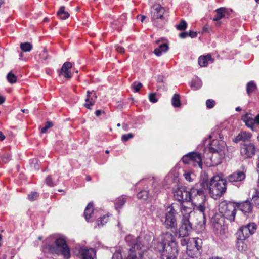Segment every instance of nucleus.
I'll return each instance as SVG.
<instances>
[{
	"mask_svg": "<svg viewBox=\"0 0 259 259\" xmlns=\"http://www.w3.org/2000/svg\"><path fill=\"white\" fill-rule=\"evenodd\" d=\"M208 189V183L205 181L196 184L190 189V201L196 209L202 213L203 221L205 220L204 212L208 208V203L204 190Z\"/></svg>",
	"mask_w": 259,
	"mask_h": 259,
	"instance_id": "nucleus-1",
	"label": "nucleus"
},
{
	"mask_svg": "<svg viewBox=\"0 0 259 259\" xmlns=\"http://www.w3.org/2000/svg\"><path fill=\"white\" fill-rule=\"evenodd\" d=\"M156 248L161 253L162 259H176L178 256L177 243L170 233L162 235V240L157 243Z\"/></svg>",
	"mask_w": 259,
	"mask_h": 259,
	"instance_id": "nucleus-2",
	"label": "nucleus"
},
{
	"mask_svg": "<svg viewBox=\"0 0 259 259\" xmlns=\"http://www.w3.org/2000/svg\"><path fill=\"white\" fill-rule=\"evenodd\" d=\"M125 240L131 246V248L129 250L127 258L130 259L131 250L133 249V254H135L136 256H138L139 252H142L140 256V259H142V255L150 246L152 236L149 234L141 235L135 239L133 236L128 235L125 237Z\"/></svg>",
	"mask_w": 259,
	"mask_h": 259,
	"instance_id": "nucleus-3",
	"label": "nucleus"
},
{
	"mask_svg": "<svg viewBox=\"0 0 259 259\" xmlns=\"http://www.w3.org/2000/svg\"><path fill=\"white\" fill-rule=\"evenodd\" d=\"M181 244L186 246V253L190 257H197L201 253L202 241L199 238H192L189 239L182 238Z\"/></svg>",
	"mask_w": 259,
	"mask_h": 259,
	"instance_id": "nucleus-4",
	"label": "nucleus"
},
{
	"mask_svg": "<svg viewBox=\"0 0 259 259\" xmlns=\"http://www.w3.org/2000/svg\"><path fill=\"white\" fill-rule=\"evenodd\" d=\"M209 194L215 199L220 197L226 190V181L218 176L212 177L208 184Z\"/></svg>",
	"mask_w": 259,
	"mask_h": 259,
	"instance_id": "nucleus-5",
	"label": "nucleus"
},
{
	"mask_svg": "<svg viewBox=\"0 0 259 259\" xmlns=\"http://www.w3.org/2000/svg\"><path fill=\"white\" fill-rule=\"evenodd\" d=\"M165 9L159 4H155L151 8V19L154 26L162 28L166 20L164 16Z\"/></svg>",
	"mask_w": 259,
	"mask_h": 259,
	"instance_id": "nucleus-6",
	"label": "nucleus"
},
{
	"mask_svg": "<svg viewBox=\"0 0 259 259\" xmlns=\"http://www.w3.org/2000/svg\"><path fill=\"white\" fill-rule=\"evenodd\" d=\"M219 210L222 215L230 222L234 221L236 215V205L234 203L222 202L219 205Z\"/></svg>",
	"mask_w": 259,
	"mask_h": 259,
	"instance_id": "nucleus-7",
	"label": "nucleus"
},
{
	"mask_svg": "<svg viewBox=\"0 0 259 259\" xmlns=\"http://www.w3.org/2000/svg\"><path fill=\"white\" fill-rule=\"evenodd\" d=\"M256 230V225L254 223H250L240 227L237 232V239L245 240L250 235L253 234Z\"/></svg>",
	"mask_w": 259,
	"mask_h": 259,
	"instance_id": "nucleus-8",
	"label": "nucleus"
},
{
	"mask_svg": "<svg viewBox=\"0 0 259 259\" xmlns=\"http://www.w3.org/2000/svg\"><path fill=\"white\" fill-rule=\"evenodd\" d=\"M202 158L201 155L197 152H190L184 155L182 161L187 164H191L194 166H198L201 169L202 168Z\"/></svg>",
	"mask_w": 259,
	"mask_h": 259,
	"instance_id": "nucleus-9",
	"label": "nucleus"
},
{
	"mask_svg": "<svg viewBox=\"0 0 259 259\" xmlns=\"http://www.w3.org/2000/svg\"><path fill=\"white\" fill-rule=\"evenodd\" d=\"M175 205L172 204L168 208V211L165 215V225L167 229L175 228L177 226L176 215L177 211L174 209Z\"/></svg>",
	"mask_w": 259,
	"mask_h": 259,
	"instance_id": "nucleus-10",
	"label": "nucleus"
},
{
	"mask_svg": "<svg viewBox=\"0 0 259 259\" xmlns=\"http://www.w3.org/2000/svg\"><path fill=\"white\" fill-rule=\"evenodd\" d=\"M211 156L209 158L210 162L206 161L209 166H214L219 165L222 162V159L224 158L225 152L220 149L218 151H209Z\"/></svg>",
	"mask_w": 259,
	"mask_h": 259,
	"instance_id": "nucleus-11",
	"label": "nucleus"
},
{
	"mask_svg": "<svg viewBox=\"0 0 259 259\" xmlns=\"http://www.w3.org/2000/svg\"><path fill=\"white\" fill-rule=\"evenodd\" d=\"M174 195L179 201H190V191H187L185 187H178L174 191Z\"/></svg>",
	"mask_w": 259,
	"mask_h": 259,
	"instance_id": "nucleus-12",
	"label": "nucleus"
},
{
	"mask_svg": "<svg viewBox=\"0 0 259 259\" xmlns=\"http://www.w3.org/2000/svg\"><path fill=\"white\" fill-rule=\"evenodd\" d=\"M240 151L244 158H250L255 154V147L252 143H245L242 145Z\"/></svg>",
	"mask_w": 259,
	"mask_h": 259,
	"instance_id": "nucleus-13",
	"label": "nucleus"
},
{
	"mask_svg": "<svg viewBox=\"0 0 259 259\" xmlns=\"http://www.w3.org/2000/svg\"><path fill=\"white\" fill-rule=\"evenodd\" d=\"M55 243L64 257L68 258L70 256V249L66 244L65 239L61 237L58 238L56 239Z\"/></svg>",
	"mask_w": 259,
	"mask_h": 259,
	"instance_id": "nucleus-14",
	"label": "nucleus"
},
{
	"mask_svg": "<svg viewBox=\"0 0 259 259\" xmlns=\"http://www.w3.org/2000/svg\"><path fill=\"white\" fill-rule=\"evenodd\" d=\"M192 227L190 220H182L181 224L179 230L180 237L187 236L192 230Z\"/></svg>",
	"mask_w": 259,
	"mask_h": 259,
	"instance_id": "nucleus-15",
	"label": "nucleus"
},
{
	"mask_svg": "<svg viewBox=\"0 0 259 259\" xmlns=\"http://www.w3.org/2000/svg\"><path fill=\"white\" fill-rule=\"evenodd\" d=\"M97 96L93 91H87V97L85 99V103L83 106L87 109H91V106L94 105Z\"/></svg>",
	"mask_w": 259,
	"mask_h": 259,
	"instance_id": "nucleus-16",
	"label": "nucleus"
},
{
	"mask_svg": "<svg viewBox=\"0 0 259 259\" xmlns=\"http://www.w3.org/2000/svg\"><path fill=\"white\" fill-rule=\"evenodd\" d=\"M81 259H95L96 252L93 248H82L80 250Z\"/></svg>",
	"mask_w": 259,
	"mask_h": 259,
	"instance_id": "nucleus-17",
	"label": "nucleus"
},
{
	"mask_svg": "<svg viewBox=\"0 0 259 259\" xmlns=\"http://www.w3.org/2000/svg\"><path fill=\"white\" fill-rule=\"evenodd\" d=\"M220 149L223 150L224 152L226 151V144L223 141H219L217 140H213L210 144L209 148V151H218Z\"/></svg>",
	"mask_w": 259,
	"mask_h": 259,
	"instance_id": "nucleus-18",
	"label": "nucleus"
},
{
	"mask_svg": "<svg viewBox=\"0 0 259 259\" xmlns=\"http://www.w3.org/2000/svg\"><path fill=\"white\" fill-rule=\"evenodd\" d=\"M236 206L245 215L252 212L253 207L249 201L238 203Z\"/></svg>",
	"mask_w": 259,
	"mask_h": 259,
	"instance_id": "nucleus-19",
	"label": "nucleus"
},
{
	"mask_svg": "<svg viewBox=\"0 0 259 259\" xmlns=\"http://www.w3.org/2000/svg\"><path fill=\"white\" fill-rule=\"evenodd\" d=\"M180 211L182 214V220H189L191 215L193 214L192 208L183 204L181 205Z\"/></svg>",
	"mask_w": 259,
	"mask_h": 259,
	"instance_id": "nucleus-20",
	"label": "nucleus"
},
{
	"mask_svg": "<svg viewBox=\"0 0 259 259\" xmlns=\"http://www.w3.org/2000/svg\"><path fill=\"white\" fill-rule=\"evenodd\" d=\"M245 178V174L242 171H237L233 173L228 177V181L230 182L241 181Z\"/></svg>",
	"mask_w": 259,
	"mask_h": 259,
	"instance_id": "nucleus-21",
	"label": "nucleus"
},
{
	"mask_svg": "<svg viewBox=\"0 0 259 259\" xmlns=\"http://www.w3.org/2000/svg\"><path fill=\"white\" fill-rule=\"evenodd\" d=\"M215 12L216 14L213 18V21H217V24L220 25L221 22L219 20L225 17L227 13L226 9L225 8H220L215 10Z\"/></svg>",
	"mask_w": 259,
	"mask_h": 259,
	"instance_id": "nucleus-22",
	"label": "nucleus"
},
{
	"mask_svg": "<svg viewBox=\"0 0 259 259\" xmlns=\"http://www.w3.org/2000/svg\"><path fill=\"white\" fill-rule=\"evenodd\" d=\"M72 65L69 62H66L64 63L61 68V73L65 78H71L72 75L70 71V69L72 68Z\"/></svg>",
	"mask_w": 259,
	"mask_h": 259,
	"instance_id": "nucleus-23",
	"label": "nucleus"
},
{
	"mask_svg": "<svg viewBox=\"0 0 259 259\" xmlns=\"http://www.w3.org/2000/svg\"><path fill=\"white\" fill-rule=\"evenodd\" d=\"M242 120L245 122V125L252 130L254 129V118L250 116L249 114L246 113L242 117Z\"/></svg>",
	"mask_w": 259,
	"mask_h": 259,
	"instance_id": "nucleus-24",
	"label": "nucleus"
},
{
	"mask_svg": "<svg viewBox=\"0 0 259 259\" xmlns=\"http://www.w3.org/2000/svg\"><path fill=\"white\" fill-rule=\"evenodd\" d=\"M213 61V60L209 54L206 56H201L198 58V64L201 67H205L207 66L209 62L212 63Z\"/></svg>",
	"mask_w": 259,
	"mask_h": 259,
	"instance_id": "nucleus-25",
	"label": "nucleus"
},
{
	"mask_svg": "<svg viewBox=\"0 0 259 259\" xmlns=\"http://www.w3.org/2000/svg\"><path fill=\"white\" fill-rule=\"evenodd\" d=\"M94 211L93 208V204L92 202H90L87 206L84 212V215L85 218V220L87 221H89V219L92 217V214L93 213Z\"/></svg>",
	"mask_w": 259,
	"mask_h": 259,
	"instance_id": "nucleus-26",
	"label": "nucleus"
},
{
	"mask_svg": "<svg viewBox=\"0 0 259 259\" xmlns=\"http://www.w3.org/2000/svg\"><path fill=\"white\" fill-rule=\"evenodd\" d=\"M168 50V46L167 44L164 43L160 45L159 47L156 48L154 50L155 54L157 56H160L162 53L166 52Z\"/></svg>",
	"mask_w": 259,
	"mask_h": 259,
	"instance_id": "nucleus-27",
	"label": "nucleus"
},
{
	"mask_svg": "<svg viewBox=\"0 0 259 259\" xmlns=\"http://www.w3.org/2000/svg\"><path fill=\"white\" fill-rule=\"evenodd\" d=\"M202 86V81L198 77H194L191 82V87L194 90H198Z\"/></svg>",
	"mask_w": 259,
	"mask_h": 259,
	"instance_id": "nucleus-28",
	"label": "nucleus"
},
{
	"mask_svg": "<svg viewBox=\"0 0 259 259\" xmlns=\"http://www.w3.org/2000/svg\"><path fill=\"white\" fill-rule=\"evenodd\" d=\"M57 15L62 20H65L68 18L69 16V14L65 11V7L62 6L60 7L59 11L57 13Z\"/></svg>",
	"mask_w": 259,
	"mask_h": 259,
	"instance_id": "nucleus-29",
	"label": "nucleus"
},
{
	"mask_svg": "<svg viewBox=\"0 0 259 259\" xmlns=\"http://www.w3.org/2000/svg\"><path fill=\"white\" fill-rule=\"evenodd\" d=\"M125 199L126 198L125 196H122L116 199L115 205V208L117 210L121 208V207L125 204Z\"/></svg>",
	"mask_w": 259,
	"mask_h": 259,
	"instance_id": "nucleus-30",
	"label": "nucleus"
},
{
	"mask_svg": "<svg viewBox=\"0 0 259 259\" xmlns=\"http://www.w3.org/2000/svg\"><path fill=\"white\" fill-rule=\"evenodd\" d=\"M171 103L174 107H179L181 105L180 97L179 94H175L171 99Z\"/></svg>",
	"mask_w": 259,
	"mask_h": 259,
	"instance_id": "nucleus-31",
	"label": "nucleus"
},
{
	"mask_svg": "<svg viewBox=\"0 0 259 259\" xmlns=\"http://www.w3.org/2000/svg\"><path fill=\"white\" fill-rule=\"evenodd\" d=\"M20 48L23 52H30L33 47L32 45L28 42L21 43L20 45Z\"/></svg>",
	"mask_w": 259,
	"mask_h": 259,
	"instance_id": "nucleus-32",
	"label": "nucleus"
},
{
	"mask_svg": "<svg viewBox=\"0 0 259 259\" xmlns=\"http://www.w3.org/2000/svg\"><path fill=\"white\" fill-rule=\"evenodd\" d=\"M256 89V84L253 81H251L247 83V93L249 95H250L253 91H254Z\"/></svg>",
	"mask_w": 259,
	"mask_h": 259,
	"instance_id": "nucleus-33",
	"label": "nucleus"
},
{
	"mask_svg": "<svg viewBox=\"0 0 259 259\" xmlns=\"http://www.w3.org/2000/svg\"><path fill=\"white\" fill-rule=\"evenodd\" d=\"M150 195H151V194H150L148 191L143 190L138 193L137 197L140 199L146 200Z\"/></svg>",
	"mask_w": 259,
	"mask_h": 259,
	"instance_id": "nucleus-34",
	"label": "nucleus"
},
{
	"mask_svg": "<svg viewBox=\"0 0 259 259\" xmlns=\"http://www.w3.org/2000/svg\"><path fill=\"white\" fill-rule=\"evenodd\" d=\"M108 218L109 216L106 215H105L102 217L100 218L99 220H98L97 222V226L98 227L103 226L108 222Z\"/></svg>",
	"mask_w": 259,
	"mask_h": 259,
	"instance_id": "nucleus-35",
	"label": "nucleus"
},
{
	"mask_svg": "<svg viewBox=\"0 0 259 259\" xmlns=\"http://www.w3.org/2000/svg\"><path fill=\"white\" fill-rule=\"evenodd\" d=\"M251 200L256 205L259 204V191L255 189L252 196Z\"/></svg>",
	"mask_w": 259,
	"mask_h": 259,
	"instance_id": "nucleus-36",
	"label": "nucleus"
},
{
	"mask_svg": "<svg viewBox=\"0 0 259 259\" xmlns=\"http://www.w3.org/2000/svg\"><path fill=\"white\" fill-rule=\"evenodd\" d=\"M223 226L222 225L221 223L220 222H215L213 224V229L214 231H215L217 233H221Z\"/></svg>",
	"mask_w": 259,
	"mask_h": 259,
	"instance_id": "nucleus-37",
	"label": "nucleus"
},
{
	"mask_svg": "<svg viewBox=\"0 0 259 259\" xmlns=\"http://www.w3.org/2000/svg\"><path fill=\"white\" fill-rule=\"evenodd\" d=\"M8 81L11 83H14L17 81V77L12 72H9L7 76Z\"/></svg>",
	"mask_w": 259,
	"mask_h": 259,
	"instance_id": "nucleus-38",
	"label": "nucleus"
},
{
	"mask_svg": "<svg viewBox=\"0 0 259 259\" xmlns=\"http://www.w3.org/2000/svg\"><path fill=\"white\" fill-rule=\"evenodd\" d=\"M183 176L185 179L189 182H192L195 178V175L189 171L185 172Z\"/></svg>",
	"mask_w": 259,
	"mask_h": 259,
	"instance_id": "nucleus-39",
	"label": "nucleus"
},
{
	"mask_svg": "<svg viewBox=\"0 0 259 259\" xmlns=\"http://www.w3.org/2000/svg\"><path fill=\"white\" fill-rule=\"evenodd\" d=\"M244 241V240H238V241L237 242V247L238 250L240 251L244 250L246 248V245L243 242Z\"/></svg>",
	"mask_w": 259,
	"mask_h": 259,
	"instance_id": "nucleus-40",
	"label": "nucleus"
},
{
	"mask_svg": "<svg viewBox=\"0 0 259 259\" xmlns=\"http://www.w3.org/2000/svg\"><path fill=\"white\" fill-rule=\"evenodd\" d=\"M46 184L50 187L56 186L57 184V181H53L52 179L50 176L47 177L46 179Z\"/></svg>",
	"mask_w": 259,
	"mask_h": 259,
	"instance_id": "nucleus-41",
	"label": "nucleus"
},
{
	"mask_svg": "<svg viewBox=\"0 0 259 259\" xmlns=\"http://www.w3.org/2000/svg\"><path fill=\"white\" fill-rule=\"evenodd\" d=\"M142 86L143 85L141 82H134L132 85V88L135 92H138Z\"/></svg>",
	"mask_w": 259,
	"mask_h": 259,
	"instance_id": "nucleus-42",
	"label": "nucleus"
},
{
	"mask_svg": "<svg viewBox=\"0 0 259 259\" xmlns=\"http://www.w3.org/2000/svg\"><path fill=\"white\" fill-rule=\"evenodd\" d=\"M187 25L186 22L182 20L181 21L180 24L177 25L176 27L178 30H184L187 28Z\"/></svg>",
	"mask_w": 259,
	"mask_h": 259,
	"instance_id": "nucleus-43",
	"label": "nucleus"
},
{
	"mask_svg": "<svg viewBox=\"0 0 259 259\" xmlns=\"http://www.w3.org/2000/svg\"><path fill=\"white\" fill-rule=\"evenodd\" d=\"M112 259H127V258H123L121 251L118 250L113 254Z\"/></svg>",
	"mask_w": 259,
	"mask_h": 259,
	"instance_id": "nucleus-44",
	"label": "nucleus"
},
{
	"mask_svg": "<svg viewBox=\"0 0 259 259\" xmlns=\"http://www.w3.org/2000/svg\"><path fill=\"white\" fill-rule=\"evenodd\" d=\"M242 141H245L250 139L252 135L250 133L246 132H242Z\"/></svg>",
	"mask_w": 259,
	"mask_h": 259,
	"instance_id": "nucleus-45",
	"label": "nucleus"
},
{
	"mask_svg": "<svg viewBox=\"0 0 259 259\" xmlns=\"http://www.w3.org/2000/svg\"><path fill=\"white\" fill-rule=\"evenodd\" d=\"M38 195L37 192H32L28 195V199L30 201H33L37 199Z\"/></svg>",
	"mask_w": 259,
	"mask_h": 259,
	"instance_id": "nucleus-46",
	"label": "nucleus"
},
{
	"mask_svg": "<svg viewBox=\"0 0 259 259\" xmlns=\"http://www.w3.org/2000/svg\"><path fill=\"white\" fill-rule=\"evenodd\" d=\"M11 158V156L10 154L8 153L5 154L2 156V160L5 163L9 162Z\"/></svg>",
	"mask_w": 259,
	"mask_h": 259,
	"instance_id": "nucleus-47",
	"label": "nucleus"
},
{
	"mask_svg": "<svg viewBox=\"0 0 259 259\" xmlns=\"http://www.w3.org/2000/svg\"><path fill=\"white\" fill-rule=\"evenodd\" d=\"M215 104V101L212 99H208L206 102V105L208 108H212Z\"/></svg>",
	"mask_w": 259,
	"mask_h": 259,
	"instance_id": "nucleus-48",
	"label": "nucleus"
},
{
	"mask_svg": "<svg viewBox=\"0 0 259 259\" xmlns=\"http://www.w3.org/2000/svg\"><path fill=\"white\" fill-rule=\"evenodd\" d=\"M134 135L132 133H129L127 134H125L122 136V140L123 141H127L130 139H131L133 137Z\"/></svg>",
	"mask_w": 259,
	"mask_h": 259,
	"instance_id": "nucleus-49",
	"label": "nucleus"
},
{
	"mask_svg": "<svg viewBox=\"0 0 259 259\" xmlns=\"http://www.w3.org/2000/svg\"><path fill=\"white\" fill-rule=\"evenodd\" d=\"M149 99L151 102L156 103L158 100L156 97V94L155 93H151L149 95Z\"/></svg>",
	"mask_w": 259,
	"mask_h": 259,
	"instance_id": "nucleus-50",
	"label": "nucleus"
},
{
	"mask_svg": "<svg viewBox=\"0 0 259 259\" xmlns=\"http://www.w3.org/2000/svg\"><path fill=\"white\" fill-rule=\"evenodd\" d=\"M133 249H132L131 250V254H130V259H140V256H141V252H139V254H138V256H136V255L135 254H133Z\"/></svg>",
	"mask_w": 259,
	"mask_h": 259,
	"instance_id": "nucleus-51",
	"label": "nucleus"
},
{
	"mask_svg": "<svg viewBox=\"0 0 259 259\" xmlns=\"http://www.w3.org/2000/svg\"><path fill=\"white\" fill-rule=\"evenodd\" d=\"M240 141H242V132H240L233 140V141L235 142V143H237Z\"/></svg>",
	"mask_w": 259,
	"mask_h": 259,
	"instance_id": "nucleus-52",
	"label": "nucleus"
},
{
	"mask_svg": "<svg viewBox=\"0 0 259 259\" xmlns=\"http://www.w3.org/2000/svg\"><path fill=\"white\" fill-rule=\"evenodd\" d=\"M43 60H46L48 58L47 51L46 49H44L42 53L40 54Z\"/></svg>",
	"mask_w": 259,
	"mask_h": 259,
	"instance_id": "nucleus-53",
	"label": "nucleus"
},
{
	"mask_svg": "<svg viewBox=\"0 0 259 259\" xmlns=\"http://www.w3.org/2000/svg\"><path fill=\"white\" fill-rule=\"evenodd\" d=\"M118 23H119V21L118 20H116V21H114L111 23L113 29H117V30L119 29V27H117L118 25V24H119Z\"/></svg>",
	"mask_w": 259,
	"mask_h": 259,
	"instance_id": "nucleus-54",
	"label": "nucleus"
},
{
	"mask_svg": "<svg viewBox=\"0 0 259 259\" xmlns=\"http://www.w3.org/2000/svg\"><path fill=\"white\" fill-rule=\"evenodd\" d=\"M116 50L120 53H123L124 52V48L119 46H116L115 47Z\"/></svg>",
	"mask_w": 259,
	"mask_h": 259,
	"instance_id": "nucleus-55",
	"label": "nucleus"
},
{
	"mask_svg": "<svg viewBox=\"0 0 259 259\" xmlns=\"http://www.w3.org/2000/svg\"><path fill=\"white\" fill-rule=\"evenodd\" d=\"M197 33L196 32L190 31L189 33H188V36L191 37V38H195L197 36Z\"/></svg>",
	"mask_w": 259,
	"mask_h": 259,
	"instance_id": "nucleus-56",
	"label": "nucleus"
},
{
	"mask_svg": "<svg viewBox=\"0 0 259 259\" xmlns=\"http://www.w3.org/2000/svg\"><path fill=\"white\" fill-rule=\"evenodd\" d=\"M188 36V33L187 32H182L179 34V37L181 38H185Z\"/></svg>",
	"mask_w": 259,
	"mask_h": 259,
	"instance_id": "nucleus-57",
	"label": "nucleus"
},
{
	"mask_svg": "<svg viewBox=\"0 0 259 259\" xmlns=\"http://www.w3.org/2000/svg\"><path fill=\"white\" fill-rule=\"evenodd\" d=\"M254 123L259 125V114L254 117Z\"/></svg>",
	"mask_w": 259,
	"mask_h": 259,
	"instance_id": "nucleus-58",
	"label": "nucleus"
},
{
	"mask_svg": "<svg viewBox=\"0 0 259 259\" xmlns=\"http://www.w3.org/2000/svg\"><path fill=\"white\" fill-rule=\"evenodd\" d=\"M45 126H46L48 129L53 126V123L51 121H48L46 122Z\"/></svg>",
	"mask_w": 259,
	"mask_h": 259,
	"instance_id": "nucleus-59",
	"label": "nucleus"
},
{
	"mask_svg": "<svg viewBox=\"0 0 259 259\" xmlns=\"http://www.w3.org/2000/svg\"><path fill=\"white\" fill-rule=\"evenodd\" d=\"M140 17L141 18V22H143L144 20L145 19L146 17L144 15H138L137 18Z\"/></svg>",
	"mask_w": 259,
	"mask_h": 259,
	"instance_id": "nucleus-60",
	"label": "nucleus"
},
{
	"mask_svg": "<svg viewBox=\"0 0 259 259\" xmlns=\"http://www.w3.org/2000/svg\"><path fill=\"white\" fill-rule=\"evenodd\" d=\"M102 111L101 110H97L95 112V114L97 116H99L101 114Z\"/></svg>",
	"mask_w": 259,
	"mask_h": 259,
	"instance_id": "nucleus-61",
	"label": "nucleus"
},
{
	"mask_svg": "<svg viewBox=\"0 0 259 259\" xmlns=\"http://www.w3.org/2000/svg\"><path fill=\"white\" fill-rule=\"evenodd\" d=\"M5 136L2 133V132H0V141H3L5 139Z\"/></svg>",
	"mask_w": 259,
	"mask_h": 259,
	"instance_id": "nucleus-62",
	"label": "nucleus"
},
{
	"mask_svg": "<svg viewBox=\"0 0 259 259\" xmlns=\"http://www.w3.org/2000/svg\"><path fill=\"white\" fill-rule=\"evenodd\" d=\"M47 130H48V128H47L46 126H45V127H42V128H41V132L42 133H46V131H47Z\"/></svg>",
	"mask_w": 259,
	"mask_h": 259,
	"instance_id": "nucleus-63",
	"label": "nucleus"
},
{
	"mask_svg": "<svg viewBox=\"0 0 259 259\" xmlns=\"http://www.w3.org/2000/svg\"><path fill=\"white\" fill-rule=\"evenodd\" d=\"M5 101V98L3 96H0V105Z\"/></svg>",
	"mask_w": 259,
	"mask_h": 259,
	"instance_id": "nucleus-64",
	"label": "nucleus"
}]
</instances>
